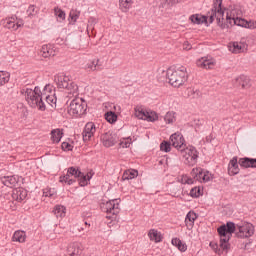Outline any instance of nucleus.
Wrapping results in <instances>:
<instances>
[{"instance_id":"39","label":"nucleus","mask_w":256,"mask_h":256,"mask_svg":"<svg viewBox=\"0 0 256 256\" xmlns=\"http://www.w3.org/2000/svg\"><path fill=\"white\" fill-rule=\"evenodd\" d=\"M159 119V116L154 111L147 112L146 111V118H144V121H157Z\"/></svg>"},{"instance_id":"18","label":"nucleus","mask_w":256,"mask_h":256,"mask_svg":"<svg viewBox=\"0 0 256 256\" xmlns=\"http://www.w3.org/2000/svg\"><path fill=\"white\" fill-rule=\"evenodd\" d=\"M202 95L199 89L193 87L186 88L182 93L184 99H201Z\"/></svg>"},{"instance_id":"8","label":"nucleus","mask_w":256,"mask_h":256,"mask_svg":"<svg viewBox=\"0 0 256 256\" xmlns=\"http://www.w3.org/2000/svg\"><path fill=\"white\" fill-rule=\"evenodd\" d=\"M180 153L185 165H189L190 167H193V165H197V159H199V152L195 147L186 146L182 151H180Z\"/></svg>"},{"instance_id":"10","label":"nucleus","mask_w":256,"mask_h":256,"mask_svg":"<svg viewBox=\"0 0 256 256\" xmlns=\"http://www.w3.org/2000/svg\"><path fill=\"white\" fill-rule=\"evenodd\" d=\"M1 25L5 27V29H10L11 31H17L20 27H23V20H17V17L12 16L5 18L1 21Z\"/></svg>"},{"instance_id":"17","label":"nucleus","mask_w":256,"mask_h":256,"mask_svg":"<svg viewBox=\"0 0 256 256\" xmlns=\"http://www.w3.org/2000/svg\"><path fill=\"white\" fill-rule=\"evenodd\" d=\"M196 65L200 69H213L217 65V62L213 58L202 57L196 61Z\"/></svg>"},{"instance_id":"28","label":"nucleus","mask_w":256,"mask_h":256,"mask_svg":"<svg viewBox=\"0 0 256 256\" xmlns=\"http://www.w3.org/2000/svg\"><path fill=\"white\" fill-rule=\"evenodd\" d=\"M197 219V214L195 212H189L186 215L185 224L188 229H193V225H195V220Z\"/></svg>"},{"instance_id":"13","label":"nucleus","mask_w":256,"mask_h":256,"mask_svg":"<svg viewBox=\"0 0 256 256\" xmlns=\"http://www.w3.org/2000/svg\"><path fill=\"white\" fill-rule=\"evenodd\" d=\"M96 131H97V128L95 127V123L88 122L85 125L84 130L82 132L83 141H85V142L91 141V139H93V136L95 135Z\"/></svg>"},{"instance_id":"44","label":"nucleus","mask_w":256,"mask_h":256,"mask_svg":"<svg viewBox=\"0 0 256 256\" xmlns=\"http://www.w3.org/2000/svg\"><path fill=\"white\" fill-rule=\"evenodd\" d=\"M79 15H81V12H79L77 10H71L69 17H70L71 21H73V23H75L79 19Z\"/></svg>"},{"instance_id":"40","label":"nucleus","mask_w":256,"mask_h":256,"mask_svg":"<svg viewBox=\"0 0 256 256\" xmlns=\"http://www.w3.org/2000/svg\"><path fill=\"white\" fill-rule=\"evenodd\" d=\"M105 119L106 121H108V123H115V121H117V114H115L114 112H107L105 114Z\"/></svg>"},{"instance_id":"26","label":"nucleus","mask_w":256,"mask_h":256,"mask_svg":"<svg viewBox=\"0 0 256 256\" xmlns=\"http://www.w3.org/2000/svg\"><path fill=\"white\" fill-rule=\"evenodd\" d=\"M228 173L229 175H237L239 173V163L237 161V157H234L228 166Z\"/></svg>"},{"instance_id":"41","label":"nucleus","mask_w":256,"mask_h":256,"mask_svg":"<svg viewBox=\"0 0 256 256\" xmlns=\"http://www.w3.org/2000/svg\"><path fill=\"white\" fill-rule=\"evenodd\" d=\"M175 112L173 111H169L166 113L165 117H164V121H166L167 123H175Z\"/></svg>"},{"instance_id":"54","label":"nucleus","mask_w":256,"mask_h":256,"mask_svg":"<svg viewBox=\"0 0 256 256\" xmlns=\"http://www.w3.org/2000/svg\"><path fill=\"white\" fill-rule=\"evenodd\" d=\"M165 5H167V7H171L173 5H175V0H164Z\"/></svg>"},{"instance_id":"9","label":"nucleus","mask_w":256,"mask_h":256,"mask_svg":"<svg viewBox=\"0 0 256 256\" xmlns=\"http://www.w3.org/2000/svg\"><path fill=\"white\" fill-rule=\"evenodd\" d=\"M191 177H193L194 181H198L199 183H208V181L213 180V174L207 170H203L202 168H193L191 171Z\"/></svg>"},{"instance_id":"37","label":"nucleus","mask_w":256,"mask_h":256,"mask_svg":"<svg viewBox=\"0 0 256 256\" xmlns=\"http://www.w3.org/2000/svg\"><path fill=\"white\" fill-rule=\"evenodd\" d=\"M9 78V72L0 71V87H2V85L9 83Z\"/></svg>"},{"instance_id":"5","label":"nucleus","mask_w":256,"mask_h":256,"mask_svg":"<svg viewBox=\"0 0 256 256\" xmlns=\"http://www.w3.org/2000/svg\"><path fill=\"white\" fill-rule=\"evenodd\" d=\"M54 81L59 89H66L69 95H73V97L79 95V86L69 76L58 74L55 76Z\"/></svg>"},{"instance_id":"47","label":"nucleus","mask_w":256,"mask_h":256,"mask_svg":"<svg viewBox=\"0 0 256 256\" xmlns=\"http://www.w3.org/2000/svg\"><path fill=\"white\" fill-rule=\"evenodd\" d=\"M160 149L162 151H165V153H169V151H171V142H166V141L162 142L160 144Z\"/></svg>"},{"instance_id":"7","label":"nucleus","mask_w":256,"mask_h":256,"mask_svg":"<svg viewBox=\"0 0 256 256\" xmlns=\"http://www.w3.org/2000/svg\"><path fill=\"white\" fill-rule=\"evenodd\" d=\"M67 111L70 117H81L87 111V103L82 98H75L71 101Z\"/></svg>"},{"instance_id":"22","label":"nucleus","mask_w":256,"mask_h":256,"mask_svg":"<svg viewBox=\"0 0 256 256\" xmlns=\"http://www.w3.org/2000/svg\"><path fill=\"white\" fill-rule=\"evenodd\" d=\"M240 167L248 169L249 167L256 168V159L253 158H240L238 161Z\"/></svg>"},{"instance_id":"55","label":"nucleus","mask_w":256,"mask_h":256,"mask_svg":"<svg viewBox=\"0 0 256 256\" xmlns=\"http://www.w3.org/2000/svg\"><path fill=\"white\" fill-rule=\"evenodd\" d=\"M181 0H175V3H180Z\"/></svg>"},{"instance_id":"38","label":"nucleus","mask_w":256,"mask_h":256,"mask_svg":"<svg viewBox=\"0 0 256 256\" xmlns=\"http://www.w3.org/2000/svg\"><path fill=\"white\" fill-rule=\"evenodd\" d=\"M210 247L215 251V253H217L218 255H223V252H228L229 250H224L222 247H221V244H217V243H214V242H210Z\"/></svg>"},{"instance_id":"23","label":"nucleus","mask_w":256,"mask_h":256,"mask_svg":"<svg viewBox=\"0 0 256 256\" xmlns=\"http://www.w3.org/2000/svg\"><path fill=\"white\" fill-rule=\"evenodd\" d=\"M12 241L15 243H25V241H27V233L23 230L15 231L12 236Z\"/></svg>"},{"instance_id":"51","label":"nucleus","mask_w":256,"mask_h":256,"mask_svg":"<svg viewBox=\"0 0 256 256\" xmlns=\"http://www.w3.org/2000/svg\"><path fill=\"white\" fill-rule=\"evenodd\" d=\"M62 149H63V151H72L73 146L71 144H69V142H63Z\"/></svg>"},{"instance_id":"43","label":"nucleus","mask_w":256,"mask_h":256,"mask_svg":"<svg viewBox=\"0 0 256 256\" xmlns=\"http://www.w3.org/2000/svg\"><path fill=\"white\" fill-rule=\"evenodd\" d=\"M54 13L56 15V17H58V19H60V21H65V12L63 10H61V8H55L54 9Z\"/></svg>"},{"instance_id":"3","label":"nucleus","mask_w":256,"mask_h":256,"mask_svg":"<svg viewBox=\"0 0 256 256\" xmlns=\"http://www.w3.org/2000/svg\"><path fill=\"white\" fill-rule=\"evenodd\" d=\"M166 76L172 87H181L187 83V68L185 66L170 67L167 69Z\"/></svg>"},{"instance_id":"36","label":"nucleus","mask_w":256,"mask_h":256,"mask_svg":"<svg viewBox=\"0 0 256 256\" xmlns=\"http://www.w3.org/2000/svg\"><path fill=\"white\" fill-rule=\"evenodd\" d=\"M135 113V117H137V119H143L145 121V119H147V111L143 110V108L141 107H136L134 109Z\"/></svg>"},{"instance_id":"24","label":"nucleus","mask_w":256,"mask_h":256,"mask_svg":"<svg viewBox=\"0 0 256 256\" xmlns=\"http://www.w3.org/2000/svg\"><path fill=\"white\" fill-rule=\"evenodd\" d=\"M189 19L194 25H203V23H207V16L201 14H193Z\"/></svg>"},{"instance_id":"50","label":"nucleus","mask_w":256,"mask_h":256,"mask_svg":"<svg viewBox=\"0 0 256 256\" xmlns=\"http://www.w3.org/2000/svg\"><path fill=\"white\" fill-rule=\"evenodd\" d=\"M84 177L86 178H80V185L81 187H85V185H87V181H90L91 179V175L87 174V175H84Z\"/></svg>"},{"instance_id":"2","label":"nucleus","mask_w":256,"mask_h":256,"mask_svg":"<svg viewBox=\"0 0 256 256\" xmlns=\"http://www.w3.org/2000/svg\"><path fill=\"white\" fill-rule=\"evenodd\" d=\"M233 233L236 237L240 239H247L255 233V228L253 224L249 222H244L235 225L233 222H228L226 225L220 226L218 228V234L220 235V247L224 251H229L230 245L229 240L231 239Z\"/></svg>"},{"instance_id":"25","label":"nucleus","mask_w":256,"mask_h":256,"mask_svg":"<svg viewBox=\"0 0 256 256\" xmlns=\"http://www.w3.org/2000/svg\"><path fill=\"white\" fill-rule=\"evenodd\" d=\"M148 237L150 241H154V243H161V241H163V236L161 235V232L155 229L149 230Z\"/></svg>"},{"instance_id":"52","label":"nucleus","mask_w":256,"mask_h":256,"mask_svg":"<svg viewBox=\"0 0 256 256\" xmlns=\"http://www.w3.org/2000/svg\"><path fill=\"white\" fill-rule=\"evenodd\" d=\"M27 13L29 15V17L35 15V13H37V10H35V7L33 5L28 7Z\"/></svg>"},{"instance_id":"15","label":"nucleus","mask_w":256,"mask_h":256,"mask_svg":"<svg viewBox=\"0 0 256 256\" xmlns=\"http://www.w3.org/2000/svg\"><path fill=\"white\" fill-rule=\"evenodd\" d=\"M234 87H241V89L251 88V79L245 75H240L232 80Z\"/></svg>"},{"instance_id":"32","label":"nucleus","mask_w":256,"mask_h":256,"mask_svg":"<svg viewBox=\"0 0 256 256\" xmlns=\"http://www.w3.org/2000/svg\"><path fill=\"white\" fill-rule=\"evenodd\" d=\"M137 175H139V172L135 169L126 170L123 173L122 179L124 181H129V179H135V177H137Z\"/></svg>"},{"instance_id":"6","label":"nucleus","mask_w":256,"mask_h":256,"mask_svg":"<svg viewBox=\"0 0 256 256\" xmlns=\"http://www.w3.org/2000/svg\"><path fill=\"white\" fill-rule=\"evenodd\" d=\"M121 203V199H113L107 202H102L100 204V209L104 213H107L106 219H115L117 214L119 213V205Z\"/></svg>"},{"instance_id":"35","label":"nucleus","mask_w":256,"mask_h":256,"mask_svg":"<svg viewBox=\"0 0 256 256\" xmlns=\"http://www.w3.org/2000/svg\"><path fill=\"white\" fill-rule=\"evenodd\" d=\"M75 179L76 178L71 176L69 171H67L66 175L60 177V183H67L68 185H73V183H75Z\"/></svg>"},{"instance_id":"19","label":"nucleus","mask_w":256,"mask_h":256,"mask_svg":"<svg viewBox=\"0 0 256 256\" xmlns=\"http://www.w3.org/2000/svg\"><path fill=\"white\" fill-rule=\"evenodd\" d=\"M12 199H14V201H18V203H21V201L27 199V190L22 187L14 189L12 191Z\"/></svg>"},{"instance_id":"11","label":"nucleus","mask_w":256,"mask_h":256,"mask_svg":"<svg viewBox=\"0 0 256 256\" xmlns=\"http://www.w3.org/2000/svg\"><path fill=\"white\" fill-rule=\"evenodd\" d=\"M45 98L48 105H56L57 97L55 96V92L53 91V86L51 84H47L42 90V99Z\"/></svg>"},{"instance_id":"42","label":"nucleus","mask_w":256,"mask_h":256,"mask_svg":"<svg viewBox=\"0 0 256 256\" xmlns=\"http://www.w3.org/2000/svg\"><path fill=\"white\" fill-rule=\"evenodd\" d=\"M131 143H133L131 138H123L120 140V147H123V149H127L131 147Z\"/></svg>"},{"instance_id":"31","label":"nucleus","mask_w":256,"mask_h":256,"mask_svg":"<svg viewBox=\"0 0 256 256\" xmlns=\"http://www.w3.org/2000/svg\"><path fill=\"white\" fill-rule=\"evenodd\" d=\"M54 215L57 217V219H63L66 215V208L63 205H56L53 210Z\"/></svg>"},{"instance_id":"14","label":"nucleus","mask_w":256,"mask_h":256,"mask_svg":"<svg viewBox=\"0 0 256 256\" xmlns=\"http://www.w3.org/2000/svg\"><path fill=\"white\" fill-rule=\"evenodd\" d=\"M118 139L117 134L113 132H106L101 136L102 145L104 147H113V145L117 143Z\"/></svg>"},{"instance_id":"30","label":"nucleus","mask_w":256,"mask_h":256,"mask_svg":"<svg viewBox=\"0 0 256 256\" xmlns=\"http://www.w3.org/2000/svg\"><path fill=\"white\" fill-rule=\"evenodd\" d=\"M63 137V131L61 129H54L51 131L52 143H59Z\"/></svg>"},{"instance_id":"21","label":"nucleus","mask_w":256,"mask_h":256,"mask_svg":"<svg viewBox=\"0 0 256 256\" xmlns=\"http://www.w3.org/2000/svg\"><path fill=\"white\" fill-rule=\"evenodd\" d=\"M99 63V58H92L84 63V69L85 71H99V67H101Z\"/></svg>"},{"instance_id":"53","label":"nucleus","mask_w":256,"mask_h":256,"mask_svg":"<svg viewBox=\"0 0 256 256\" xmlns=\"http://www.w3.org/2000/svg\"><path fill=\"white\" fill-rule=\"evenodd\" d=\"M192 48H193V47L191 46V43H189V41H185V42L183 43V49H184V51H191Z\"/></svg>"},{"instance_id":"56","label":"nucleus","mask_w":256,"mask_h":256,"mask_svg":"<svg viewBox=\"0 0 256 256\" xmlns=\"http://www.w3.org/2000/svg\"><path fill=\"white\" fill-rule=\"evenodd\" d=\"M85 225H88L89 227H91V224H88L87 222H85Z\"/></svg>"},{"instance_id":"45","label":"nucleus","mask_w":256,"mask_h":256,"mask_svg":"<svg viewBox=\"0 0 256 256\" xmlns=\"http://www.w3.org/2000/svg\"><path fill=\"white\" fill-rule=\"evenodd\" d=\"M181 183H183L184 185H193V183H195V182H194L193 178H191L187 175H182Z\"/></svg>"},{"instance_id":"20","label":"nucleus","mask_w":256,"mask_h":256,"mask_svg":"<svg viewBox=\"0 0 256 256\" xmlns=\"http://www.w3.org/2000/svg\"><path fill=\"white\" fill-rule=\"evenodd\" d=\"M41 57L44 59H49V57H55V48H53V45L46 44L41 47L40 50Z\"/></svg>"},{"instance_id":"29","label":"nucleus","mask_w":256,"mask_h":256,"mask_svg":"<svg viewBox=\"0 0 256 256\" xmlns=\"http://www.w3.org/2000/svg\"><path fill=\"white\" fill-rule=\"evenodd\" d=\"M19 179L15 176H7L2 179L3 185L6 187H15L17 185Z\"/></svg>"},{"instance_id":"48","label":"nucleus","mask_w":256,"mask_h":256,"mask_svg":"<svg viewBox=\"0 0 256 256\" xmlns=\"http://www.w3.org/2000/svg\"><path fill=\"white\" fill-rule=\"evenodd\" d=\"M133 0H120V7L124 9V11H127L129 7H131V3Z\"/></svg>"},{"instance_id":"12","label":"nucleus","mask_w":256,"mask_h":256,"mask_svg":"<svg viewBox=\"0 0 256 256\" xmlns=\"http://www.w3.org/2000/svg\"><path fill=\"white\" fill-rule=\"evenodd\" d=\"M170 145L175 147L178 151H183V149L187 147V144H185V138H183L181 133H174L170 136Z\"/></svg>"},{"instance_id":"34","label":"nucleus","mask_w":256,"mask_h":256,"mask_svg":"<svg viewBox=\"0 0 256 256\" xmlns=\"http://www.w3.org/2000/svg\"><path fill=\"white\" fill-rule=\"evenodd\" d=\"M68 173H70L71 177H73L74 179H86L85 174H83L81 171H79L75 167H70L68 169Z\"/></svg>"},{"instance_id":"27","label":"nucleus","mask_w":256,"mask_h":256,"mask_svg":"<svg viewBox=\"0 0 256 256\" xmlns=\"http://www.w3.org/2000/svg\"><path fill=\"white\" fill-rule=\"evenodd\" d=\"M67 253L69 256H78L81 253V244L72 243L68 246Z\"/></svg>"},{"instance_id":"46","label":"nucleus","mask_w":256,"mask_h":256,"mask_svg":"<svg viewBox=\"0 0 256 256\" xmlns=\"http://www.w3.org/2000/svg\"><path fill=\"white\" fill-rule=\"evenodd\" d=\"M56 194L57 192L55 191V189L46 188L43 190L44 197H55Z\"/></svg>"},{"instance_id":"1","label":"nucleus","mask_w":256,"mask_h":256,"mask_svg":"<svg viewBox=\"0 0 256 256\" xmlns=\"http://www.w3.org/2000/svg\"><path fill=\"white\" fill-rule=\"evenodd\" d=\"M223 0H214L213 7L209 13V22L213 23L215 19L221 29H229L233 25L238 27H244L245 29H256V20H245L243 17V11L239 8L228 10L225 15V8H223Z\"/></svg>"},{"instance_id":"16","label":"nucleus","mask_w":256,"mask_h":256,"mask_svg":"<svg viewBox=\"0 0 256 256\" xmlns=\"http://www.w3.org/2000/svg\"><path fill=\"white\" fill-rule=\"evenodd\" d=\"M247 47H248L247 43L243 40L240 42H231L228 45L229 51L235 54L245 53V51H247Z\"/></svg>"},{"instance_id":"33","label":"nucleus","mask_w":256,"mask_h":256,"mask_svg":"<svg viewBox=\"0 0 256 256\" xmlns=\"http://www.w3.org/2000/svg\"><path fill=\"white\" fill-rule=\"evenodd\" d=\"M172 245H174V247H177V249H179L182 253H185V251H187V244L183 243V241H181V239L179 238H173Z\"/></svg>"},{"instance_id":"49","label":"nucleus","mask_w":256,"mask_h":256,"mask_svg":"<svg viewBox=\"0 0 256 256\" xmlns=\"http://www.w3.org/2000/svg\"><path fill=\"white\" fill-rule=\"evenodd\" d=\"M201 195V187H194L190 191L191 197H200Z\"/></svg>"},{"instance_id":"4","label":"nucleus","mask_w":256,"mask_h":256,"mask_svg":"<svg viewBox=\"0 0 256 256\" xmlns=\"http://www.w3.org/2000/svg\"><path fill=\"white\" fill-rule=\"evenodd\" d=\"M25 95V99L30 107H37L39 111H45V103H43V91L41 88L35 87L34 90L31 88H26L22 90Z\"/></svg>"}]
</instances>
